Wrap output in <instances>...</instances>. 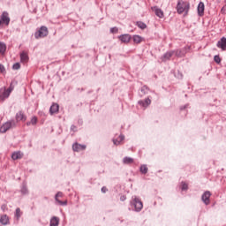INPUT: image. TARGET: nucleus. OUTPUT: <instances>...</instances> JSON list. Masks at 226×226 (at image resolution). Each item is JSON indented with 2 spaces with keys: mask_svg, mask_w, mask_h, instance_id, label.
Returning a JSON list of instances; mask_svg holds the SVG:
<instances>
[{
  "mask_svg": "<svg viewBox=\"0 0 226 226\" xmlns=\"http://www.w3.org/2000/svg\"><path fill=\"white\" fill-rule=\"evenodd\" d=\"M9 222H10V219L7 217V215H2L1 216L0 222L3 225H8Z\"/></svg>",
  "mask_w": 226,
  "mask_h": 226,
  "instance_id": "19",
  "label": "nucleus"
},
{
  "mask_svg": "<svg viewBox=\"0 0 226 226\" xmlns=\"http://www.w3.org/2000/svg\"><path fill=\"white\" fill-rule=\"evenodd\" d=\"M152 11L155 13L156 17H159V19H163L164 14L162 9L154 6V7H152Z\"/></svg>",
  "mask_w": 226,
  "mask_h": 226,
  "instance_id": "8",
  "label": "nucleus"
},
{
  "mask_svg": "<svg viewBox=\"0 0 226 226\" xmlns=\"http://www.w3.org/2000/svg\"><path fill=\"white\" fill-rule=\"evenodd\" d=\"M20 60H21V63H27V61H29V56H27V53L23 51L20 54Z\"/></svg>",
  "mask_w": 226,
  "mask_h": 226,
  "instance_id": "17",
  "label": "nucleus"
},
{
  "mask_svg": "<svg viewBox=\"0 0 226 226\" xmlns=\"http://www.w3.org/2000/svg\"><path fill=\"white\" fill-rule=\"evenodd\" d=\"M224 2H225V4H226V0H225Z\"/></svg>",
  "mask_w": 226,
  "mask_h": 226,
  "instance_id": "39",
  "label": "nucleus"
},
{
  "mask_svg": "<svg viewBox=\"0 0 226 226\" xmlns=\"http://www.w3.org/2000/svg\"><path fill=\"white\" fill-rule=\"evenodd\" d=\"M139 105H140L141 107H144L146 109V108L149 107V105H151V99L147 98L144 101H139Z\"/></svg>",
  "mask_w": 226,
  "mask_h": 226,
  "instance_id": "14",
  "label": "nucleus"
},
{
  "mask_svg": "<svg viewBox=\"0 0 226 226\" xmlns=\"http://www.w3.org/2000/svg\"><path fill=\"white\" fill-rule=\"evenodd\" d=\"M49 35V29L47 26H41L39 31H37L34 34L35 38H45V36Z\"/></svg>",
  "mask_w": 226,
  "mask_h": 226,
  "instance_id": "3",
  "label": "nucleus"
},
{
  "mask_svg": "<svg viewBox=\"0 0 226 226\" xmlns=\"http://www.w3.org/2000/svg\"><path fill=\"white\" fill-rule=\"evenodd\" d=\"M132 206H134L135 211H142V207H144V205L142 204V201L137 198V196H134L132 201Z\"/></svg>",
  "mask_w": 226,
  "mask_h": 226,
  "instance_id": "4",
  "label": "nucleus"
},
{
  "mask_svg": "<svg viewBox=\"0 0 226 226\" xmlns=\"http://www.w3.org/2000/svg\"><path fill=\"white\" fill-rule=\"evenodd\" d=\"M182 190H188V184H182Z\"/></svg>",
  "mask_w": 226,
  "mask_h": 226,
  "instance_id": "34",
  "label": "nucleus"
},
{
  "mask_svg": "<svg viewBox=\"0 0 226 226\" xmlns=\"http://www.w3.org/2000/svg\"><path fill=\"white\" fill-rule=\"evenodd\" d=\"M9 93H5L4 89H1V94H0V102H3L5 98H8Z\"/></svg>",
  "mask_w": 226,
  "mask_h": 226,
  "instance_id": "21",
  "label": "nucleus"
},
{
  "mask_svg": "<svg viewBox=\"0 0 226 226\" xmlns=\"http://www.w3.org/2000/svg\"><path fill=\"white\" fill-rule=\"evenodd\" d=\"M177 11L179 15H183V13L188 15V11H190V3L178 0L177 4Z\"/></svg>",
  "mask_w": 226,
  "mask_h": 226,
  "instance_id": "1",
  "label": "nucleus"
},
{
  "mask_svg": "<svg viewBox=\"0 0 226 226\" xmlns=\"http://www.w3.org/2000/svg\"><path fill=\"white\" fill-rule=\"evenodd\" d=\"M204 10H205V5L202 2H200L198 5V15L200 17H202L204 15Z\"/></svg>",
  "mask_w": 226,
  "mask_h": 226,
  "instance_id": "15",
  "label": "nucleus"
},
{
  "mask_svg": "<svg viewBox=\"0 0 226 226\" xmlns=\"http://www.w3.org/2000/svg\"><path fill=\"white\" fill-rule=\"evenodd\" d=\"M218 49H222V50H226V38L222 37L218 42H217Z\"/></svg>",
  "mask_w": 226,
  "mask_h": 226,
  "instance_id": "11",
  "label": "nucleus"
},
{
  "mask_svg": "<svg viewBox=\"0 0 226 226\" xmlns=\"http://www.w3.org/2000/svg\"><path fill=\"white\" fill-rule=\"evenodd\" d=\"M36 123H38V117H33L29 122L26 123L27 126H33L36 125Z\"/></svg>",
  "mask_w": 226,
  "mask_h": 226,
  "instance_id": "20",
  "label": "nucleus"
},
{
  "mask_svg": "<svg viewBox=\"0 0 226 226\" xmlns=\"http://www.w3.org/2000/svg\"><path fill=\"white\" fill-rule=\"evenodd\" d=\"M13 70H19L20 69V64L16 63L12 66Z\"/></svg>",
  "mask_w": 226,
  "mask_h": 226,
  "instance_id": "32",
  "label": "nucleus"
},
{
  "mask_svg": "<svg viewBox=\"0 0 226 226\" xmlns=\"http://www.w3.org/2000/svg\"><path fill=\"white\" fill-rule=\"evenodd\" d=\"M6 52V44L0 42V54H4Z\"/></svg>",
  "mask_w": 226,
  "mask_h": 226,
  "instance_id": "24",
  "label": "nucleus"
},
{
  "mask_svg": "<svg viewBox=\"0 0 226 226\" xmlns=\"http://www.w3.org/2000/svg\"><path fill=\"white\" fill-rule=\"evenodd\" d=\"M174 56V51H169L163 56V60L167 61L168 59H170Z\"/></svg>",
  "mask_w": 226,
  "mask_h": 226,
  "instance_id": "23",
  "label": "nucleus"
},
{
  "mask_svg": "<svg viewBox=\"0 0 226 226\" xmlns=\"http://www.w3.org/2000/svg\"><path fill=\"white\" fill-rule=\"evenodd\" d=\"M26 115L24 114V112L22 111H19L16 114V121H26Z\"/></svg>",
  "mask_w": 226,
  "mask_h": 226,
  "instance_id": "16",
  "label": "nucleus"
},
{
  "mask_svg": "<svg viewBox=\"0 0 226 226\" xmlns=\"http://www.w3.org/2000/svg\"><path fill=\"white\" fill-rule=\"evenodd\" d=\"M0 73H4V65L0 64Z\"/></svg>",
  "mask_w": 226,
  "mask_h": 226,
  "instance_id": "35",
  "label": "nucleus"
},
{
  "mask_svg": "<svg viewBox=\"0 0 226 226\" xmlns=\"http://www.w3.org/2000/svg\"><path fill=\"white\" fill-rule=\"evenodd\" d=\"M58 112H59V104L53 103L52 106L49 109V113L52 116L53 114H57Z\"/></svg>",
  "mask_w": 226,
  "mask_h": 226,
  "instance_id": "12",
  "label": "nucleus"
},
{
  "mask_svg": "<svg viewBox=\"0 0 226 226\" xmlns=\"http://www.w3.org/2000/svg\"><path fill=\"white\" fill-rule=\"evenodd\" d=\"M118 39L122 43H130V40H132V36L130 34H123L118 36Z\"/></svg>",
  "mask_w": 226,
  "mask_h": 226,
  "instance_id": "9",
  "label": "nucleus"
},
{
  "mask_svg": "<svg viewBox=\"0 0 226 226\" xmlns=\"http://www.w3.org/2000/svg\"><path fill=\"white\" fill-rule=\"evenodd\" d=\"M211 198V192L209 191H207L203 193L201 199H202V201L204 202V204H206V206L209 205L210 204V199Z\"/></svg>",
  "mask_w": 226,
  "mask_h": 226,
  "instance_id": "6",
  "label": "nucleus"
},
{
  "mask_svg": "<svg viewBox=\"0 0 226 226\" xmlns=\"http://www.w3.org/2000/svg\"><path fill=\"white\" fill-rule=\"evenodd\" d=\"M50 226H58L59 225V218L54 216L51 218L50 220V223H49Z\"/></svg>",
  "mask_w": 226,
  "mask_h": 226,
  "instance_id": "18",
  "label": "nucleus"
},
{
  "mask_svg": "<svg viewBox=\"0 0 226 226\" xmlns=\"http://www.w3.org/2000/svg\"><path fill=\"white\" fill-rule=\"evenodd\" d=\"M117 31H118V29H117V27H112L111 29H110V33H117Z\"/></svg>",
  "mask_w": 226,
  "mask_h": 226,
  "instance_id": "37",
  "label": "nucleus"
},
{
  "mask_svg": "<svg viewBox=\"0 0 226 226\" xmlns=\"http://www.w3.org/2000/svg\"><path fill=\"white\" fill-rule=\"evenodd\" d=\"M10 14L8 11H4L0 15V26H10Z\"/></svg>",
  "mask_w": 226,
  "mask_h": 226,
  "instance_id": "2",
  "label": "nucleus"
},
{
  "mask_svg": "<svg viewBox=\"0 0 226 226\" xmlns=\"http://www.w3.org/2000/svg\"><path fill=\"white\" fill-rule=\"evenodd\" d=\"M133 41L134 43H140L142 41V37H140V35H134Z\"/></svg>",
  "mask_w": 226,
  "mask_h": 226,
  "instance_id": "26",
  "label": "nucleus"
},
{
  "mask_svg": "<svg viewBox=\"0 0 226 226\" xmlns=\"http://www.w3.org/2000/svg\"><path fill=\"white\" fill-rule=\"evenodd\" d=\"M137 26L139 27V29H146V27H147V25L142 21L137 22Z\"/></svg>",
  "mask_w": 226,
  "mask_h": 226,
  "instance_id": "25",
  "label": "nucleus"
},
{
  "mask_svg": "<svg viewBox=\"0 0 226 226\" xmlns=\"http://www.w3.org/2000/svg\"><path fill=\"white\" fill-rule=\"evenodd\" d=\"M214 61L217 63V64H220V63H222V58H220V56L216 55L214 56Z\"/></svg>",
  "mask_w": 226,
  "mask_h": 226,
  "instance_id": "29",
  "label": "nucleus"
},
{
  "mask_svg": "<svg viewBox=\"0 0 226 226\" xmlns=\"http://www.w3.org/2000/svg\"><path fill=\"white\" fill-rule=\"evenodd\" d=\"M176 56H177V57L183 56V55H181V51H179V50L176 51Z\"/></svg>",
  "mask_w": 226,
  "mask_h": 226,
  "instance_id": "38",
  "label": "nucleus"
},
{
  "mask_svg": "<svg viewBox=\"0 0 226 226\" xmlns=\"http://www.w3.org/2000/svg\"><path fill=\"white\" fill-rule=\"evenodd\" d=\"M221 13L222 15H226V5H224L222 9H221Z\"/></svg>",
  "mask_w": 226,
  "mask_h": 226,
  "instance_id": "33",
  "label": "nucleus"
},
{
  "mask_svg": "<svg viewBox=\"0 0 226 226\" xmlns=\"http://www.w3.org/2000/svg\"><path fill=\"white\" fill-rule=\"evenodd\" d=\"M124 140V136L120 135L118 137V139H113V143L115 144V146H119V144H121V142H123Z\"/></svg>",
  "mask_w": 226,
  "mask_h": 226,
  "instance_id": "22",
  "label": "nucleus"
},
{
  "mask_svg": "<svg viewBox=\"0 0 226 226\" xmlns=\"http://www.w3.org/2000/svg\"><path fill=\"white\" fill-rule=\"evenodd\" d=\"M16 218L19 220V218H20L21 216V212H20V208H17L16 209V214H15Z\"/></svg>",
  "mask_w": 226,
  "mask_h": 226,
  "instance_id": "31",
  "label": "nucleus"
},
{
  "mask_svg": "<svg viewBox=\"0 0 226 226\" xmlns=\"http://www.w3.org/2000/svg\"><path fill=\"white\" fill-rule=\"evenodd\" d=\"M107 192H109V189H107L106 186H103V187L102 188V193H107Z\"/></svg>",
  "mask_w": 226,
  "mask_h": 226,
  "instance_id": "36",
  "label": "nucleus"
},
{
  "mask_svg": "<svg viewBox=\"0 0 226 226\" xmlns=\"http://www.w3.org/2000/svg\"><path fill=\"white\" fill-rule=\"evenodd\" d=\"M123 162H124V163H125V164H130V163H133V159L131 158V157H124V158L123 159Z\"/></svg>",
  "mask_w": 226,
  "mask_h": 226,
  "instance_id": "27",
  "label": "nucleus"
},
{
  "mask_svg": "<svg viewBox=\"0 0 226 226\" xmlns=\"http://www.w3.org/2000/svg\"><path fill=\"white\" fill-rule=\"evenodd\" d=\"M140 172H141L142 174H147V165H142V166L140 167Z\"/></svg>",
  "mask_w": 226,
  "mask_h": 226,
  "instance_id": "28",
  "label": "nucleus"
},
{
  "mask_svg": "<svg viewBox=\"0 0 226 226\" xmlns=\"http://www.w3.org/2000/svg\"><path fill=\"white\" fill-rule=\"evenodd\" d=\"M4 90L5 91V93H9V96H10V94L13 91V86L11 84L8 89L4 88Z\"/></svg>",
  "mask_w": 226,
  "mask_h": 226,
  "instance_id": "30",
  "label": "nucleus"
},
{
  "mask_svg": "<svg viewBox=\"0 0 226 226\" xmlns=\"http://www.w3.org/2000/svg\"><path fill=\"white\" fill-rule=\"evenodd\" d=\"M63 197H64V194H63L62 192H58L55 196V200H56L60 206H67L68 200H66L64 201L61 200Z\"/></svg>",
  "mask_w": 226,
  "mask_h": 226,
  "instance_id": "5",
  "label": "nucleus"
},
{
  "mask_svg": "<svg viewBox=\"0 0 226 226\" xmlns=\"http://www.w3.org/2000/svg\"><path fill=\"white\" fill-rule=\"evenodd\" d=\"M23 157H24V154H22V152H20V151L14 152L11 154L12 160H22Z\"/></svg>",
  "mask_w": 226,
  "mask_h": 226,
  "instance_id": "13",
  "label": "nucleus"
},
{
  "mask_svg": "<svg viewBox=\"0 0 226 226\" xmlns=\"http://www.w3.org/2000/svg\"><path fill=\"white\" fill-rule=\"evenodd\" d=\"M11 128V122H6L0 127L1 133H6Z\"/></svg>",
  "mask_w": 226,
  "mask_h": 226,
  "instance_id": "10",
  "label": "nucleus"
},
{
  "mask_svg": "<svg viewBox=\"0 0 226 226\" xmlns=\"http://www.w3.org/2000/svg\"><path fill=\"white\" fill-rule=\"evenodd\" d=\"M86 145H80L79 143H74L72 145V149L73 151H75L76 153H79L80 151H86Z\"/></svg>",
  "mask_w": 226,
  "mask_h": 226,
  "instance_id": "7",
  "label": "nucleus"
}]
</instances>
